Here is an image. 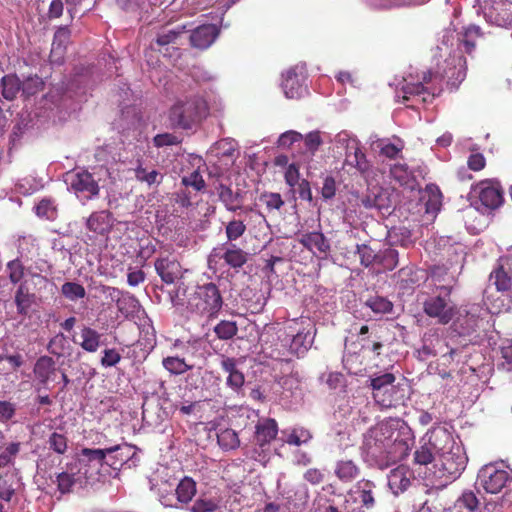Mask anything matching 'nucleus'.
<instances>
[{
	"instance_id": "nucleus-33",
	"label": "nucleus",
	"mask_w": 512,
	"mask_h": 512,
	"mask_svg": "<svg viewBox=\"0 0 512 512\" xmlns=\"http://www.w3.org/2000/svg\"><path fill=\"white\" fill-rule=\"evenodd\" d=\"M335 474L342 482H351L358 477L360 469L352 460H340L336 464Z\"/></svg>"
},
{
	"instance_id": "nucleus-42",
	"label": "nucleus",
	"mask_w": 512,
	"mask_h": 512,
	"mask_svg": "<svg viewBox=\"0 0 512 512\" xmlns=\"http://www.w3.org/2000/svg\"><path fill=\"white\" fill-rule=\"evenodd\" d=\"M365 305L375 314H387L393 309V303L391 301L378 295L369 297L366 300Z\"/></svg>"
},
{
	"instance_id": "nucleus-18",
	"label": "nucleus",
	"mask_w": 512,
	"mask_h": 512,
	"mask_svg": "<svg viewBox=\"0 0 512 512\" xmlns=\"http://www.w3.org/2000/svg\"><path fill=\"white\" fill-rule=\"evenodd\" d=\"M298 241L313 254L319 253L326 256L331 249L328 239L321 232H308L302 234Z\"/></svg>"
},
{
	"instance_id": "nucleus-38",
	"label": "nucleus",
	"mask_w": 512,
	"mask_h": 512,
	"mask_svg": "<svg viewBox=\"0 0 512 512\" xmlns=\"http://www.w3.org/2000/svg\"><path fill=\"white\" fill-rule=\"evenodd\" d=\"M427 200L425 202L427 213H437L442 206V193L435 185H428L426 187Z\"/></svg>"
},
{
	"instance_id": "nucleus-2",
	"label": "nucleus",
	"mask_w": 512,
	"mask_h": 512,
	"mask_svg": "<svg viewBox=\"0 0 512 512\" xmlns=\"http://www.w3.org/2000/svg\"><path fill=\"white\" fill-rule=\"evenodd\" d=\"M222 306L223 298L218 286L209 282L196 287L188 299L187 310L192 315L211 320L218 316Z\"/></svg>"
},
{
	"instance_id": "nucleus-15",
	"label": "nucleus",
	"mask_w": 512,
	"mask_h": 512,
	"mask_svg": "<svg viewBox=\"0 0 512 512\" xmlns=\"http://www.w3.org/2000/svg\"><path fill=\"white\" fill-rule=\"evenodd\" d=\"M71 30L67 26H60L54 34L52 48L50 52V61L53 63H62L66 53L67 45L70 42Z\"/></svg>"
},
{
	"instance_id": "nucleus-62",
	"label": "nucleus",
	"mask_w": 512,
	"mask_h": 512,
	"mask_svg": "<svg viewBox=\"0 0 512 512\" xmlns=\"http://www.w3.org/2000/svg\"><path fill=\"white\" fill-rule=\"evenodd\" d=\"M181 182L186 187H192L196 191H201L205 187V181L198 170H194L188 176H184Z\"/></svg>"
},
{
	"instance_id": "nucleus-54",
	"label": "nucleus",
	"mask_w": 512,
	"mask_h": 512,
	"mask_svg": "<svg viewBox=\"0 0 512 512\" xmlns=\"http://www.w3.org/2000/svg\"><path fill=\"white\" fill-rule=\"evenodd\" d=\"M356 252L359 255L360 263L363 266L369 267L372 264H377L378 253H375L370 246L366 244L357 245Z\"/></svg>"
},
{
	"instance_id": "nucleus-57",
	"label": "nucleus",
	"mask_w": 512,
	"mask_h": 512,
	"mask_svg": "<svg viewBox=\"0 0 512 512\" xmlns=\"http://www.w3.org/2000/svg\"><path fill=\"white\" fill-rule=\"evenodd\" d=\"M259 199L269 212L279 210L284 205V201L279 193L264 192L260 195Z\"/></svg>"
},
{
	"instance_id": "nucleus-20",
	"label": "nucleus",
	"mask_w": 512,
	"mask_h": 512,
	"mask_svg": "<svg viewBox=\"0 0 512 512\" xmlns=\"http://www.w3.org/2000/svg\"><path fill=\"white\" fill-rule=\"evenodd\" d=\"M413 472L409 467L400 465L393 469L389 475V486L395 490V493H402L406 491L411 485Z\"/></svg>"
},
{
	"instance_id": "nucleus-37",
	"label": "nucleus",
	"mask_w": 512,
	"mask_h": 512,
	"mask_svg": "<svg viewBox=\"0 0 512 512\" xmlns=\"http://www.w3.org/2000/svg\"><path fill=\"white\" fill-rule=\"evenodd\" d=\"M382 399H384L385 401L376 402L382 408L396 407L397 405L404 402L405 393L403 389L392 384L391 389H386L385 391H383Z\"/></svg>"
},
{
	"instance_id": "nucleus-12",
	"label": "nucleus",
	"mask_w": 512,
	"mask_h": 512,
	"mask_svg": "<svg viewBox=\"0 0 512 512\" xmlns=\"http://www.w3.org/2000/svg\"><path fill=\"white\" fill-rule=\"evenodd\" d=\"M427 436L429 446L438 457L458 445L452 434L444 427H434L427 433Z\"/></svg>"
},
{
	"instance_id": "nucleus-35",
	"label": "nucleus",
	"mask_w": 512,
	"mask_h": 512,
	"mask_svg": "<svg viewBox=\"0 0 512 512\" xmlns=\"http://www.w3.org/2000/svg\"><path fill=\"white\" fill-rule=\"evenodd\" d=\"M490 281L497 291L508 292L512 290V276L505 271L503 266H498L490 274Z\"/></svg>"
},
{
	"instance_id": "nucleus-31",
	"label": "nucleus",
	"mask_w": 512,
	"mask_h": 512,
	"mask_svg": "<svg viewBox=\"0 0 512 512\" xmlns=\"http://www.w3.org/2000/svg\"><path fill=\"white\" fill-rule=\"evenodd\" d=\"M481 37V30L478 26L470 25L459 37V46L462 51L471 54L476 47V40Z\"/></svg>"
},
{
	"instance_id": "nucleus-46",
	"label": "nucleus",
	"mask_w": 512,
	"mask_h": 512,
	"mask_svg": "<svg viewBox=\"0 0 512 512\" xmlns=\"http://www.w3.org/2000/svg\"><path fill=\"white\" fill-rule=\"evenodd\" d=\"M69 348V343L67 341L66 336L60 332L53 336L47 345V350L49 353L61 357L64 356L66 350Z\"/></svg>"
},
{
	"instance_id": "nucleus-27",
	"label": "nucleus",
	"mask_w": 512,
	"mask_h": 512,
	"mask_svg": "<svg viewBox=\"0 0 512 512\" xmlns=\"http://www.w3.org/2000/svg\"><path fill=\"white\" fill-rule=\"evenodd\" d=\"M120 450V445H115L112 447H108L105 449H91V448H83L80 452L79 463L83 462H97L100 466L106 464L107 455L112 454L113 452H118Z\"/></svg>"
},
{
	"instance_id": "nucleus-8",
	"label": "nucleus",
	"mask_w": 512,
	"mask_h": 512,
	"mask_svg": "<svg viewBox=\"0 0 512 512\" xmlns=\"http://www.w3.org/2000/svg\"><path fill=\"white\" fill-rule=\"evenodd\" d=\"M473 190L482 205L488 209H496L503 203V190L498 181L482 180L476 184Z\"/></svg>"
},
{
	"instance_id": "nucleus-30",
	"label": "nucleus",
	"mask_w": 512,
	"mask_h": 512,
	"mask_svg": "<svg viewBox=\"0 0 512 512\" xmlns=\"http://www.w3.org/2000/svg\"><path fill=\"white\" fill-rule=\"evenodd\" d=\"M396 378L392 373H385L378 377L371 379V387L373 389V399L375 402H383V391L391 389V385L395 382Z\"/></svg>"
},
{
	"instance_id": "nucleus-17",
	"label": "nucleus",
	"mask_w": 512,
	"mask_h": 512,
	"mask_svg": "<svg viewBox=\"0 0 512 512\" xmlns=\"http://www.w3.org/2000/svg\"><path fill=\"white\" fill-rule=\"evenodd\" d=\"M218 29L213 24H204L194 30L190 34V43L198 49L208 48L218 36Z\"/></svg>"
},
{
	"instance_id": "nucleus-29",
	"label": "nucleus",
	"mask_w": 512,
	"mask_h": 512,
	"mask_svg": "<svg viewBox=\"0 0 512 512\" xmlns=\"http://www.w3.org/2000/svg\"><path fill=\"white\" fill-rule=\"evenodd\" d=\"M222 499L220 497H209L206 494L200 495L190 507L191 512H222Z\"/></svg>"
},
{
	"instance_id": "nucleus-63",
	"label": "nucleus",
	"mask_w": 512,
	"mask_h": 512,
	"mask_svg": "<svg viewBox=\"0 0 512 512\" xmlns=\"http://www.w3.org/2000/svg\"><path fill=\"white\" fill-rule=\"evenodd\" d=\"M303 135L297 131L289 130L280 135L278 138L277 144L278 147L288 149L294 143L302 141Z\"/></svg>"
},
{
	"instance_id": "nucleus-60",
	"label": "nucleus",
	"mask_w": 512,
	"mask_h": 512,
	"mask_svg": "<svg viewBox=\"0 0 512 512\" xmlns=\"http://www.w3.org/2000/svg\"><path fill=\"white\" fill-rule=\"evenodd\" d=\"M135 177L138 181L145 182L148 185L160 183L163 178L158 171L152 170L151 172H147L141 165L135 169Z\"/></svg>"
},
{
	"instance_id": "nucleus-7",
	"label": "nucleus",
	"mask_w": 512,
	"mask_h": 512,
	"mask_svg": "<svg viewBox=\"0 0 512 512\" xmlns=\"http://www.w3.org/2000/svg\"><path fill=\"white\" fill-rule=\"evenodd\" d=\"M68 177L70 188L78 198L91 200L99 195V184L90 172L82 170L72 173Z\"/></svg>"
},
{
	"instance_id": "nucleus-50",
	"label": "nucleus",
	"mask_w": 512,
	"mask_h": 512,
	"mask_svg": "<svg viewBox=\"0 0 512 512\" xmlns=\"http://www.w3.org/2000/svg\"><path fill=\"white\" fill-rule=\"evenodd\" d=\"M109 458L106 460V464L114 470H120L123 464L130 459V449L128 446H121L118 452H113L108 455Z\"/></svg>"
},
{
	"instance_id": "nucleus-52",
	"label": "nucleus",
	"mask_w": 512,
	"mask_h": 512,
	"mask_svg": "<svg viewBox=\"0 0 512 512\" xmlns=\"http://www.w3.org/2000/svg\"><path fill=\"white\" fill-rule=\"evenodd\" d=\"M61 293L65 298L71 301L84 298L86 295L84 286L75 282H65L61 286Z\"/></svg>"
},
{
	"instance_id": "nucleus-49",
	"label": "nucleus",
	"mask_w": 512,
	"mask_h": 512,
	"mask_svg": "<svg viewBox=\"0 0 512 512\" xmlns=\"http://www.w3.org/2000/svg\"><path fill=\"white\" fill-rule=\"evenodd\" d=\"M73 465L70 466L68 471L61 472L57 475V486L58 490L62 493H69L72 490V487L75 485L77 479L75 478V473L73 472L74 469Z\"/></svg>"
},
{
	"instance_id": "nucleus-16",
	"label": "nucleus",
	"mask_w": 512,
	"mask_h": 512,
	"mask_svg": "<svg viewBox=\"0 0 512 512\" xmlns=\"http://www.w3.org/2000/svg\"><path fill=\"white\" fill-rule=\"evenodd\" d=\"M220 366L222 371L227 374V386L234 391H239L244 385L245 377L238 368L237 360L232 357L223 356Z\"/></svg>"
},
{
	"instance_id": "nucleus-32",
	"label": "nucleus",
	"mask_w": 512,
	"mask_h": 512,
	"mask_svg": "<svg viewBox=\"0 0 512 512\" xmlns=\"http://www.w3.org/2000/svg\"><path fill=\"white\" fill-rule=\"evenodd\" d=\"M2 95L6 100L12 101L22 91V82L16 74H8L1 79Z\"/></svg>"
},
{
	"instance_id": "nucleus-61",
	"label": "nucleus",
	"mask_w": 512,
	"mask_h": 512,
	"mask_svg": "<svg viewBox=\"0 0 512 512\" xmlns=\"http://www.w3.org/2000/svg\"><path fill=\"white\" fill-rule=\"evenodd\" d=\"M302 140L304 141V145H305L307 152H309L311 156H313L315 154V152L319 149V147L323 143V140L321 138L319 131L309 132L305 137H303Z\"/></svg>"
},
{
	"instance_id": "nucleus-47",
	"label": "nucleus",
	"mask_w": 512,
	"mask_h": 512,
	"mask_svg": "<svg viewBox=\"0 0 512 512\" xmlns=\"http://www.w3.org/2000/svg\"><path fill=\"white\" fill-rule=\"evenodd\" d=\"M249 453L253 460L265 465L270 459V444L253 440V446Z\"/></svg>"
},
{
	"instance_id": "nucleus-5",
	"label": "nucleus",
	"mask_w": 512,
	"mask_h": 512,
	"mask_svg": "<svg viewBox=\"0 0 512 512\" xmlns=\"http://www.w3.org/2000/svg\"><path fill=\"white\" fill-rule=\"evenodd\" d=\"M395 430L391 424L387 422H381L375 427L371 428L366 436L365 444L368 449V453L371 455H377L382 453L390 454V446L401 447L403 449V455L407 454V446L403 440H393Z\"/></svg>"
},
{
	"instance_id": "nucleus-64",
	"label": "nucleus",
	"mask_w": 512,
	"mask_h": 512,
	"mask_svg": "<svg viewBox=\"0 0 512 512\" xmlns=\"http://www.w3.org/2000/svg\"><path fill=\"white\" fill-rule=\"evenodd\" d=\"M457 502L459 507H464L470 512L476 511L479 506V500L473 491H464Z\"/></svg>"
},
{
	"instance_id": "nucleus-34",
	"label": "nucleus",
	"mask_w": 512,
	"mask_h": 512,
	"mask_svg": "<svg viewBox=\"0 0 512 512\" xmlns=\"http://www.w3.org/2000/svg\"><path fill=\"white\" fill-rule=\"evenodd\" d=\"M391 177L399 183L400 186H406L413 188V183L415 182V178L413 173L409 170V167L406 164H394L390 168Z\"/></svg>"
},
{
	"instance_id": "nucleus-28",
	"label": "nucleus",
	"mask_w": 512,
	"mask_h": 512,
	"mask_svg": "<svg viewBox=\"0 0 512 512\" xmlns=\"http://www.w3.org/2000/svg\"><path fill=\"white\" fill-rule=\"evenodd\" d=\"M403 102L410 100L411 98H418L423 103L432 102L434 94L429 92L424 87L423 83H407L402 87Z\"/></svg>"
},
{
	"instance_id": "nucleus-48",
	"label": "nucleus",
	"mask_w": 512,
	"mask_h": 512,
	"mask_svg": "<svg viewBox=\"0 0 512 512\" xmlns=\"http://www.w3.org/2000/svg\"><path fill=\"white\" fill-rule=\"evenodd\" d=\"M312 438L310 431L304 427H295L288 434L285 442L289 445L300 446L308 443Z\"/></svg>"
},
{
	"instance_id": "nucleus-23",
	"label": "nucleus",
	"mask_w": 512,
	"mask_h": 512,
	"mask_svg": "<svg viewBox=\"0 0 512 512\" xmlns=\"http://www.w3.org/2000/svg\"><path fill=\"white\" fill-rule=\"evenodd\" d=\"M217 194L228 211L236 212L242 208L243 196L240 191L234 192L229 186L220 184L217 187Z\"/></svg>"
},
{
	"instance_id": "nucleus-11",
	"label": "nucleus",
	"mask_w": 512,
	"mask_h": 512,
	"mask_svg": "<svg viewBox=\"0 0 512 512\" xmlns=\"http://www.w3.org/2000/svg\"><path fill=\"white\" fill-rule=\"evenodd\" d=\"M156 273L165 284H173L182 278V267L180 262L174 258L161 257L154 262Z\"/></svg>"
},
{
	"instance_id": "nucleus-9",
	"label": "nucleus",
	"mask_w": 512,
	"mask_h": 512,
	"mask_svg": "<svg viewBox=\"0 0 512 512\" xmlns=\"http://www.w3.org/2000/svg\"><path fill=\"white\" fill-rule=\"evenodd\" d=\"M478 479L487 493L497 494L505 487L509 480V474L507 471L497 469L494 465L489 464L479 471Z\"/></svg>"
},
{
	"instance_id": "nucleus-45",
	"label": "nucleus",
	"mask_w": 512,
	"mask_h": 512,
	"mask_svg": "<svg viewBox=\"0 0 512 512\" xmlns=\"http://www.w3.org/2000/svg\"><path fill=\"white\" fill-rule=\"evenodd\" d=\"M213 330L220 340H230L238 333V326L235 321L222 320Z\"/></svg>"
},
{
	"instance_id": "nucleus-26",
	"label": "nucleus",
	"mask_w": 512,
	"mask_h": 512,
	"mask_svg": "<svg viewBox=\"0 0 512 512\" xmlns=\"http://www.w3.org/2000/svg\"><path fill=\"white\" fill-rule=\"evenodd\" d=\"M197 493V484L191 477L185 476L176 486L175 494L177 501L182 505H188Z\"/></svg>"
},
{
	"instance_id": "nucleus-21",
	"label": "nucleus",
	"mask_w": 512,
	"mask_h": 512,
	"mask_svg": "<svg viewBox=\"0 0 512 512\" xmlns=\"http://www.w3.org/2000/svg\"><path fill=\"white\" fill-rule=\"evenodd\" d=\"M101 337L102 335L97 330L83 325L80 330L81 341L73 338V342L78 344L84 351L94 353L101 345Z\"/></svg>"
},
{
	"instance_id": "nucleus-24",
	"label": "nucleus",
	"mask_w": 512,
	"mask_h": 512,
	"mask_svg": "<svg viewBox=\"0 0 512 512\" xmlns=\"http://www.w3.org/2000/svg\"><path fill=\"white\" fill-rule=\"evenodd\" d=\"M345 164L356 168L361 174H365L370 170V163L365 153L357 145L347 146Z\"/></svg>"
},
{
	"instance_id": "nucleus-41",
	"label": "nucleus",
	"mask_w": 512,
	"mask_h": 512,
	"mask_svg": "<svg viewBox=\"0 0 512 512\" xmlns=\"http://www.w3.org/2000/svg\"><path fill=\"white\" fill-rule=\"evenodd\" d=\"M246 230V224L242 220L232 219L225 226L226 243H234L245 234Z\"/></svg>"
},
{
	"instance_id": "nucleus-58",
	"label": "nucleus",
	"mask_w": 512,
	"mask_h": 512,
	"mask_svg": "<svg viewBox=\"0 0 512 512\" xmlns=\"http://www.w3.org/2000/svg\"><path fill=\"white\" fill-rule=\"evenodd\" d=\"M435 452L429 443L418 448L414 453V462L419 465H428L435 459Z\"/></svg>"
},
{
	"instance_id": "nucleus-44",
	"label": "nucleus",
	"mask_w": 512,
	"mask_h": 512,
	"mask_svg": "<svg viewBox=\"0 0 512 512\" xmlns=\"http://www.w3.org/2000/svg\"><path fill=\"white\" fill-rule=\"evenodd\" d=\"M398 251L393 248H387L378 252L377 264L384 270L392 271L398 265Z\"/></svg>"
},
{
	"instance_id": "nucleus-59",
	"label": "nucleus",
	"mask_w": 512,
	"mask_h": 512,
	"mask_svg": "<svg viewBox=\"0 0 512 512\" xmlns=\"http://www.w3.org/2000/svg\"><path fill=\"white\" fill-rule=\"evenodd\" d=\"M36 214L47 220H54L57 216V209L49 199H42L36 206Z\"/></svg>"
},
{
	"instance_id": "nucleus-19",
	"label": "nucleus",
	"mask_w": 512,
	"mask_h": 512,
	"mask_svg": "<svg viewBox=\"0 0 512 512\" xmlns=\"http://www.w3.org/2000/svg\"><path fill=\"white\" fill-rule=\"evenodd\" d=\"M56 371L54 359L47 355L39 357L33 368L35 378L43 386H46L50 380L54 379Z\"/></svg>"
},
{
	"instance_id": "nucleus-55",
	"label": "nucleus",
	"mask_w": 512,
	"mask_h": 512,
	"mask_svg": "<svg viewBox=\"0 0 512 512\" xmlns=\"http://www.w3.org/2000/svg\"><path fill=\"white\" fill-rule=\"evenodd\" d=\"M377 147H379L380 155L389 159H396L399 154L402 152L404 145L401 143L400 145H396L385 140H379L377 142Z\"/></svg>"
},
{
	"instance_id": "nucleus-13",
	"label": "nucleus",
	"mask_w": 512,
	"mask_h": 512,
	"mask_svg": "<svg viewBox=\"0 0 512 512\" xmlns=\"http://www.w3.org/2000/svg\"><path fill=\"white\" fill-rule=\"evenodd\" d=\"M186 31H188L187 25H181L177 26L175 29H163L160 31L155 39V44L158 47V51L163 53L164 56L169 55L172 57V54L168 53L169 45H172L174 53L179 56V49L174 47V45L178 44V39Z\"/></svg>"
},
{
	"instance_id": "nucleus-25",
	"label": "nucleus",
	"mask_w": 512,
	"mask_h": 512,
	"mask_svg": "<svg viewBox=\"0 0 512 512\" xmlns=\"http://www.w3.org/2000/svg\"><path fill=\"white\" fill-rule=\"evenodd\" d=\"M282 89L285 96L289 99L300 98L305 91V87L295 70H288L282 82Z\"/></svg>"
},
{
	"instance_id": "nucleus-4",
	"label": "nucleus",
	"mask_w": 512,
	"mask_h": 512,
	"mask_svg": "<svg viewBox=\"0 0 512 512\" xmlns=\"http://www.w3.org/2000/svg\"><path fill=\"white\" fill-rule=\"evenodd\" d=\"M452 286H438L435 293L423 302L424 313L437 319L442 325L448 324L456 315V305L451 300Z\"/></svg>"
},
{
	"instance_id": "nucleus-10",
	"label": "nucleus",
	"mask_w": 512,
	"mask_h": 512,
	"mask_svg": "<svg viewBox=\"0 0 512 512\" xmlns=\"http://www.w3.org/2000/svg\"><path fill=\"white\" fill-rule=\"evenodd\" d=\"M439 461L444 473L451 477H456L465 469L467 457L464 449L460 445H457L440 455Z\"/></svg>"
},
{
	"instance_id": "nucleus-56",
	"label": "nucleus",
	"mask_w": 512,
	"mask_h": 512,
	"mask_svg": "<svg viewBox=\"0 0 512 512\" xmlns=\"http://www.w3.org/2000/svg\"><path fill=\"white\" fill-rule=\"evenodd\" d=\"M47 443L49 444V448L57 454H64L68 448L67 437L57 432H53L49 436Z\"/></svg>"
},
{
	"instance_id": "nucleus-53",
	"label": "nucleus",
	"mask_w": 512,
	"mask_h": 512,
	"mask_svg": "<svg viewBox=\"0 0 512 512\" xmlns=\"http://www.w3.org/2000/svg\"><path fill=\"white\" fill-rule=\"evenodd\" d=\"M374 484L371 481H365L359 483V499L364 507L367 509L374 506L375 500L372 489Z\"/></svg>"
},
{
	"instance_id": "nucleus-3",
	"label": "nucleus",
	"mask_w": 512,
	"mask_h": 512,
	"mask_svg": "<svg viewBox=\"0 0 512 512\" xmlns=\"http://www.w3.org/2000/svg\"><path fill=\"white\" fill-rule=\"evenodd\" d=\"M52 281L37 272H27V277L18 285L14 303L17 313L21 316H27L30 308L37 303L42 294L52 286Z\"/></svg>"
},
{
	"instance_id": "nucleus-14",
	"label": "nucleus",
	"mask_w": 512,
	"mask_h": 512,
	"mask_svg": "<svg viewBox=\"0 0 512 512\" xmlns=\"http://www.w3.org/2000/svg\"><path fill=\"white\" fill-rule=\"evenodd\" d=\"M113 227V216L108 210L95 211L86 220L88 231L99 235H107Z\"/></svg>"
},
{
	"instance_id": "nucleus-36",
	"label": "nucleus",
	"mask_w": 512,
	"mask_h": 512,
	"mask_svg": "<svg viewBox=\"0 0 512 512\" xmlns=\"http://www.w3.org/2000/svg\"><path fill=\"white\" fill-rule=\"evenodd\" d=\"M163 367L173 375H182L192 370L193 365L188 364L184 358L178 356H168L162 360Z\"/></svg>"
},
{
	"instance_id": "nucleus-51",
	"label": "nucleus",
	"mask_w": 512,
	"mask_h": 512,
	"mask_svg": "<svg viewBox=\"0 0 512 512\" xmlns=\"http://www.w3.org/2000/svg\"><path fill=\"white\" fill-rule=\"evenodd\" d=\"M44 89V81L37 75L30 76L22 82V95L34 96Z\"/></svg>"
},
{
	"instance_id": "nucleus-39",
	"label": "nucleus",
	"mask_w": 512,
	"mask_h": 512,
	"mask_svg": "<svg viewBox=\"0 0 512 512\" xmlns=\"http://www.w3.org/2000/svg\"><path fill=\"white\" fill-rule=\"evenodd\" d=\"M217 442L223 450H234L240 446L238 434L230 428L221 430L217 434Z\"/></svg>"
},
{
	"instance_id": "nucleus-43",
	"label": "nucleus",
	"mask_w": 512,
	"mask_h": 512,
	"mask_svg": "<svg viewBox=\"0 0 512 512\" xmlns=\"http://www.w3.org/2000/svg\"><path fill=\"white\" fill-rule=\"evenodd\" d=\"M6 271L11 284H20L24 280L25 267L20 259L16 258L6 264Z\"/></svg>"
},
{
	"instance_id": "nucleus-1",
	"label": "nucleus",
	"mask_w": 512,
	"mask_h": 512,
	"mask_svg": "<svg viewBox=\"0 0 512 512\" xmlns=\"http://www.w3.org/2000/svg\"><path fill=\"white\" fill-rule=\"evenodd\" d=\"M208 114V105L200 96L178 100L169 110L168 119L172 128L191 129Z\"/></svg>"
},
{
	"instance_id": "nucleus-6",
	"label": "nucleus",
	"mask_w": 512,
	"mask_h": 512,
	"mask_svg": "<svg viewBox=\"0 0 512 512\" xmlns=\"http://www.w3.org/2000/svg\"><path fill=\"white\" fill-rule=\"evenodd\" d=\"M213 259L223 260L229 268L240 269L248 262L249 253L235 243H224L212 249L209 262Z\"/></svg>"
},
{
	"instance_id": "nucleus-40",
	"label": "nucleus",
	"mask_w": 512,
	"mask_h": 512,
	"mask_svg": "<svg viewBox=\"0 0 512 512\" xmlns=\"http://www.w3.org/2000/svg\"><path fill=\"white\" fill-rule=\"evenodd\" d=\"M117 309L125 317L134 315L139 307L137 298L129 293H124L121 299H117Z\"/></svg>"
},
{
	"instance_id": "nucleus-22",
	"label": "nucleus",
	"mask_w": 512,
	"mask_h": 512,
	"mask_svg": "<svg viewBox=\"0 0 512 512\" xmlns=\"http://www.w3.org/2000/svg\"><path fill=\"white\" fill-rule=\"evenodd\" d=\"M278 434V424L275 419L266 418L255 426L254 441L271 444Z\"/></svg>"
}]
</instances>
